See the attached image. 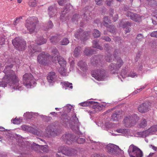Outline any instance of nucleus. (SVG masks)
Returning <instances> with one entry per match:
<instances>
[{
    "label": "nucleus",
    "mask_w": 157,
    "mask_h": 157,
    "mask_svg": "<svg viewBox=\"0 0 157 157\" xmlns=\"http://www.w3.org/2000/svg\"><path fill=\"white\" fill-rule=\"evenodd\" d=\"M13 67V65L12 64L6 65L3 71L5 75L3 78L2 82H0V86H2L3 84H8L10 89L21 90H22V87L18 83V78L14 72L10 69Z\"/></svg>",
    "instance_id": "obj_1"
},
{
    "label": "nucleus",
    "mask_w": 157,
    "mask_h": 157,
    "mask_svg": "<svg viewBox=\"0 0 157 157\" xmlns=\"http://www.w3.org/2000/svg\"><path fill=\"white\" fill-rule=\"evenodd\" d=\"M72 120L71 118V117L69 116L67 114H62L60 119L61 123L65 126L69 125L73 130H78L79 129V127L77 125H74L72 126L70 124V120L72 121L75 124H76L78 122V119L76 115H74L72 116Z\"/></svg>",
    "instance_id": "obj_2"
},
{
    "label": "nucleus",
    "mask_w": 157,
    "mask_h": 157,
    "mask_svg": "<svg viewBox=\"0 0 157 157\" xmlns=\"http://www.w3.org/2000/svg\"><path fill=\"white\" fill-rule=\"evenodd\" d=\"M12 44L16 49L19 51L24 50L26 47V42L20 37H17L12 40Z\"/></svg>",
    "instance_id": "obj_3"
},
{
    "label": "nucleus",
    "mask_w": 157,
    "mask_h": 157,
    "mask_svg": "<svg viewBox=\"0 0 157 157\" xmlns=\"http://www.w3.org/2000/svg\"><path fill=\"white\" fill-rule=\"evenodd\" d=\"M130 157H143L142 151L138 147L133 144L130 145L128 150Z\"/></svg>",
    "instance_id": "obj_4"
},
{
    "label": "nucleus",
    "mask_w": 157,
    "mask_h": 157,
    "mask_svg": "<svg viewBox=\"0 0 157 157\" xmlns=\"http://www.w3.org/2000/svg\"><path fill=\"white\" fill-rule=\"evenodd\" d=\"M38 21L37 18L35 17H33L29 20H26L25 26L30 33L34 31Z\"/></svg>",
    "instance_id": "obj_5"
},
{
    "label": "nucleus",
    "mask_w": 157,
    "mask_h": 157,
    "mask_svg": "<svg viewBox=\"0 0 157 157\" xmlns=\"http://www.w3.org/2000/svg\"><path fill=\"white\" fill-rule=\"evenodd\" d=\"M105 149L108 153L114 155L119 154L121 151L118 146L112 144H107L105 147Z\"/></svg>",
    "instance_id": "obj_6"
},
{
    "label": "nucleus",
    "mask_w": 157,
    "mask_h": 157,
    "mask_svg": "<svg viewBox=\"0 0 157 157\" xmlns=\"http://www.w3.org/2000/svg\"><path fill=\"white\" fill-rule=\"evenodd\" d=\"M105 71L102 68L95 70L92 73V76L98 81L104 80L105 77Z\"/></svg>",
    "instance_id": "obj_7"
},
{
    "label": "nucleus",
    "mask_w": 157,
    "mask_h": 157,
    "mask_svg": "<svg viewBox=\"0 0 157 157\" xmlns=\"http://www.w3.org/2000/svg\"><path fill=\"white\" fill-rule=\"evenodd\" d=\"M23 84L28 88H30L32 83L35 82L33 75L31 74L26 73L23 76Z\"/></svg>",
    "instance_id": "obj_8"
},
{
    "label": "nucleus",
    "mask_w": 157,
    "mask_h": 157,
    "mask_svg": "<svg viewBox=\"0 0 157 157\" xmlns=\"http://www.w3.org/2000/svg\"><path fill=\"white\" fill-rule=\"evenodd\" d=\"M137 116L136 115L133 116H127L123 121V122L125 124L126 127L133 125L136 122Z\"/></svg>",
    "instance_id": "obj_9"
},
{
    "label": "nucleus",
    "mask_w": 157,
    "mask_h": 157,
    "mask_svg": "<svg viewBox=\"0 0 157 157\" xmlns=\"http://www.w3.org/2000/svg\"><path fill=\"white\" fill-rule=\"evenodd\" d=\"M56 135V131L53 125L49 124L46 127L44 134L46 137H54Z\"/></svg>",
    "instance_id": "obj_10"
},
{
    "label": "nucleus",
    "mask_w": 157,
    "mask_h": 157,
    "mask_svg": "<svg viewBox=\"0 0 157 157\" xmlns=\"http://www.w3.org/2000/svg\"><path fill=\"white\" fill-rule=\"evenodd\" d=\"M48 56L49 54L48 53H45L44 52H42L38 56L37 60L40 64L45 65L48 63Z\"/></svg>",
    "instance_id": "obj_11"
},
{
    "label": "nucleus",
    "mask_w": 157,
    "mask_h": 157,
    "mask_svg": "<svg viewBox=\"0 0 157 157\" xmlns=\"http://www.w3.org/2000/svg\"><path fill=\"white\" fill-rule=\"evenodd\" d=\"M123 64V62L122 60L120 59L117 60L116 65L113 63H111L110 66L111 73L113 74L117 73L118 69L121 67Z\"/></svg>",
    "instance_id": "obj_12"
},
{
    "label": "nucleus",
    "mask_w": 157,
    "mask_h": 157,
    "mask_svg": "<svg viewBox=\"0 0 157 157\" xmlns=\"http://www.w3.org/2000/svg\"><path fill=\"white\" fill-rule=\"evenodd\" d=\"M58 153L56 154L57 156H60L59 154L62 153L63 154L68 156H71L72 155L73 153L71 149L66 147H61L59 148L58 149Z\"/></svg>",
    "instance_id": "obj_13"
},
{
    "label": "nucleus",
    "mask_w": 157,
    "mask_h": 157,
    "mask_svg": "<svg viewBox=\"0 0 157 157\" xmlns=\"http://www.w3.org/2000/svg\"><path fill=\"white\" fill-rule=\"evenodd\" d=\"M127 16L130 17L132 20L137 22H140L141 21L142 16L136 13H133L131 12H128Z\"/></svg>",
    "instance_id": "obj_14"
},
{
    "label": "nucleus",
    "mask_w": 157,
    "mask_h": 157,
    "mask_svg": "<svg viewBox=\"0 0 157 157\" xmlns=\"http://www.w3.org/2000/svg\"><path fill=\"white\" fill-rule=\"evenodd\" d=\"M90 32L88 31L83 32L82 29H80L79 31H77L75 34V37L78 39L80 38L82 39H85V37L87 36L89 34Z\"/></svg>",
    "instance_id": "obj_15"
},
{
    "label": "nucleus",
    "mask_w": 157,
    "mask_h": 157,
    "mask_svg": "<svg viewBox=\"0 0 157 157\" xmlns=\"http://www.w3.org/2000/svg\"><path fill=\"white\" fill-rule=\"evenodd\" d=\"M150 107L149 103L145 102L141 104L139 106L138 109L140 112L144 113L149 111Z\"/></svg>",
    "instance_id": "obj_16"
},
{
    "label": "nucleus",
    "mask_w": 157,
    "mask_h": 157,
    "mask_svg": "<svg viewBox=\"0 0 157 157\" xmlns=\"http://www.w3.org/2000/svg\"><path fill=\"white\" fill-rule=\"evenodd\" d=\"M75 136L71 134H64L62 137V139L68 144H71V141H74Z\"/></svg>",
    "instance_id": "obj_17"
},
{
    "label": "nucleus",
    "mask_w": 157,
    "mask_h": 157,
    "mask_svg": "<svg viewBox=\"0 0 157 157\" xmlns=\"http://www.w3.org/2000/svg\"><path fill=\"white\" fill-rule=\"evenodd\" d=\"M92 107L94 110L90 111V113H94L95 111L97 112L101 110L104 107V106L102 104L96 103L94 102V103L92 104Z\"/></svg>",
    "instance_id": "obj_18"
},
{
    "label": "nucleus",
    "mask_w": 157,
    "mask_h": 157,
    "mask_svg": "<svg viewBox=\"0 0 157 157\" xmlns=\"http://www.w3.org/2000/svg\"><path fill=\"white\" fill-rule=\"evenodd\" d=\"M21 128L24 130L31 132L35 135H39V132L38 131L36 130H34L33 128L31 127L24 125L21 126Z\"/></svg>",
    "instance_id": "obj_19"
},
{
    "label": "nucleus",
    "mask_w": 157,
    "mask_h": 157,
    "mask_svg": "<svg viewBox=\"0 0 157 157\" xmlns=\"http://www.w3.org/2000/svg\"><path fill=\"white\" fill-rule=\"evenodd\" d=\"M100 56H95L91 58L90 62L93 65H100Z\"/></svg>",
    "instance_id": "obj_20"
},
{
    "label": "nucleus",
    "mask_w": 157,
    "mask_h": 157,
    "mask_svg": "<svg viewBox=\"0 0 157 157\" xmlns=\"http://www.w3.org/2000/svg\"><path fill=\"white\" fill-rule=\"evenodd\" d=\"M56 76L55 73L54 72H50L47 76V79L49 83H52L55 82L56 79Z\"/></svg>",
    "instance_id": "obj_21"
},
{
    "label": "nucleus",
    "mask_w": 157,
    "mask_h": 157,
    "mask_svg": "<svg viewBox=\"0 0 157 157\" xmlns=\"http://www.w3.org/2000/svg\"><path fill=\"white\" fill-rule=\"evenodd\" d=\"M56 60H57L58 62L61 67H64L66 64V61L63 58L60 56H55L54 60L56 61Z\"/></svg>",
    "instance_id": "obj_22"
},
{
    "label": "nucleus",
    "mask_w": 157,
    "mask_h": 157,
    "mask_svg": "<svg viewBox=\"0 0 157 157\" xmlns=\"http://www.w3.org/2000/svg\"><path fill=\"white\" fill-rule=\"evenodd\" d=\"M121 117V112L119 111H116L111 116V120L116 121Z\"/></svg>",
    "instance_id": "obj_23"
},
{
    "label": "nucleus",
    "mask_w": 157,
    "mask_h": 157,
    "mask_svg": "<svg viewBox=\"0 0 157 157\" xmlns=\"http://www.w3.org/2000/svg\"><path fill=\"white\" fill-rule=\"evenodd\" d=\"M36 45L34 44H33V43L29 46L28 52L30 56H32L34 53L38 52L36 49Z\"/></svg>",
    "instance_id": "obj_24"
},
{
    "label": "nucleus",
    "mask_w": 157,
    "mask_h": 157,
    "mask_svg": "<svg viewBox=\"0 0 157 157\" xmlns=\"http://www.w3.org/2000/svg\"><path fill=\"white\" fill-rule=\"evenodd\" d=\"M56 9L55 6H50L48 7V14L50 17H52L55 13L56 12Z\"/></svg>",
    "instance_id": "obj_25"
},
{
    "label": "nucleus",
    "mask_w": 157,
    "mask_h": 157,
    "mask_svg": "<svg viewBox=\"0 0 157 157\" xmlns=\"http://www.w3.org/2000/svg\"><path fill=\"white\" fill-rule=\"evenodd\" d=\"M78 65L80 67L81 70L83 71L86 70L87 68L86 63L83 61H80L78 63Z\"/></svg>",
    "instance_id": "obj_26"
},
{
    "label": "nucleus",
    "mask_w": 157,
    "mask_h": 157,
    "mask_svg": "<svg viewBox=\"0 0 157 157\" xmlns=\"http://www.w3.org/2000/svg\"><path fill=\"white\" fill-rule=\"evenodd\" d=\"M146 130L148 135L153 134L157 131V126H153Z\"/></svg>",
    "instance_id": "obj_27"
},
{
    "label": "nucleus",
    "mask_w": 157,
    "mask_h": 157,
    "mask_svg": "<svg viewBox=\"0 0 157 157\" xmlns=\"http://www.w3.org/2000/svg\"><path fill=\"white\" fill-rule=\"evenodd\" d=\"M72 8L71 6L69 4H67L64 10H61V17H64V15L67 13L70 10V8Z\"/></svg>",
    "instance_id": "obj_28"
},
{
    "label": "nucleus",
    "mask_w": 157,
    "mask_h": 157,
    "mask_svg": "<svg viewBox=\"0 0 157 157\" xmlns=\"http://www.w3.org/2000/svg\"><path fill=\"white\" fill-rule=\"evenodd\" d=\"M36 41L37 44L40 45L45 43L46 42V40L44 39L42 36H40L37 38Z\"/></svg>",
    "instance_id": "obj_29"
},
{
    "label": "nucleus",
    "mask_w": 157,
    "mask_h": 157,
    "mask_svg": "<svg viewBox=\"0 0 157 157\" xmlns=\"http://www.w3.org/2000/svg\"><path fill=\"white\" fill-rule=\"evenodd\" d=\"M120 26L122 27L123 28H128L131 26V23L129 21L124 22L122 20L119 23Z\"/></svg>",
    "instance_id": "obj_30"
},
{
    "label": "nucleus",
    "mask_w": 157,
    "mask_h": 157,
    "mask_svg": "<svg viewBox=\"0 0 157 157\" xmlns=\"http://www.w3.org/2000/svg\"><path fill=\"white\" fill-rule=\"evenodd\" d=\"M94 103L93 101H86L80 103L79 105L81 106H92V104Z\"/></svg>",
    "instance_id": "obj_31"
},
{
    "label": "nucleus",
    "mask_w": 157,
    "mask_h": 157,
    "mask_svg": "<svg viewBox=\"0 0 157 157\" xmlns=\"http://www.w3.org/2000/svg\"><path fill=\"white\" fill-rule=\"evenodd\" d=\"M81 50V48L80 47H76L74 51V56L76 57H78L79 55Z\"/></svg>",
    "instance_id": "obj_32"
},
{
    "label": "nucleus",
    "mask_w": 157,
    "mask_h": 157,
    "mask_svg": "<svg viewBox=\"0 0 157 157\" xmlns=\"http://www.w3.org/2000/svg\"><path fill=\"white\" fill-rule=\"evenodd\" d=\"M137 136L141 137H145L148 136L147 130L143 132H138L137 133Z\"/></svg>",
    "instance_id": "obj_33"
},
{
    "label": "nucleus",
    "mask_w": 157,
    "mask_h": 157,
    "mask_svg": "<svg viewBox=\"0 0 157 157\" xmlns=\"http://www.w3.org/2000/svg\"><path fill=\"white\" fill-rule=\"evenodd\" d=\"M61 83L63 87L65 88V89H66V88L69 87L71 89H72L73 88L72 84L68 82H61Z\"/></svg>",
    "instance_id": "obj_34"
},
{
    "label": "nucleus",
    "mask_w": 157,
    "mask_h": 157,
    "mask_svg": "<svg viewBox=\"0 0 157 157\" xmlns=\"http://www.w3.org/2000/svg\"><path fill=\"white\" fill-rule=\"evenodd\" d=\"M84 53L87 56H89L93 53V51L90 48H85Z\"/></svg>",
    "instance_id": "obj_35"
},
{
    "label": "nucleus",
    "mask_w": 157,
    "mask_h": 157,
    "mask_svg": "<svg viewBox=\"0 0 157 157\" xmlns=\"http://www.w3.org/2000/svg\"><path fill=\"white\" fill-rule=\"evenodd\" d=\"M92 43L93 47L96 48L101 50L102 49V48L99 44L97 40H93Z\"/></svg>",
    "instance_id": "obj_36"
},
{
    "label": "nucleus",
    "mask_w": 157,
    "mask_h": 157,
    "mask_svg": "<svg viewBox=\"0 0 157 157\" xmlns=\"http://www.w3.org/2000/svg\"><path fill=\"white\" fill-rule=\"evenodd\" d=\"M40 147L41 145L35 143H33L32 145V149L36 151H40Z\"/></svg>",
    "instance_id": "obj_37"
},
{
    "label": "nucleus",
    "mask_w": 157,
    "mask_h": 157,
    "mask_svg": "<svg viewBox=\"0 0 157 157\" xmlns=\"http://www.w3.org/2000/svg\"><path fill=\"white\" fill-rule=\"evenodd\" d=\"M60 74L63 76H66V70L64 67H61L59 70Z\"/></svg>",
    "instance_id": "obj_38"
},
{
    "label": "nucleus",
    "mask_w": 157,
    "mask_h": 157,
    "mask_svg": "<svg viewBox=\"0 0 157 157\" xmlns=\"http://www.w3.org/2000/svg\"><path fill=\"white\" fill-rule=\"evenodd\" d=\"M101 33L98 30L94 29L93 33V35L95 38L98 37L100 36Z\"/></svg>",
    "instance_id": "obj_39"
},
{
    "label": "nucleus",
    "mask_w": 157,
    "mask_h": 157,
    "mask_svg": "<svg viewBox=\"0 0 157 157\" xmlns=\"http://www.w3.org/2000/svg\"><path fill=\"white\" fill-rule=\"evenodd\" d=\"M37 0H29L28 4L30 7H35L36 6Z\"/></svg>",
    "instance_id": "obj_40"
},
{
    "label": "nucleus",
    "mask_w": 157,
    "mask_h": 157,
    "mask_svg": "<svg viewBox=\"0 0 157 157\" xmlns=\"http://www.w3.org/2000/svg\"><path fill=\"white\" fill-rule=\"evenodd\" d=\"M87 13H88L87 11H86L85 13L82 16V18H83L84 20H85L86 21H89L91 18L90 17H88Z\"/></svg>",
    "instance_id": "obj_41"
},
{
    "label": "nucleus",
    "mask_w": 157,
    "mask_h": 157,
    "mask_svg": "<svg viewBox=\"0 0 157 157\" xmlns=\"http://www.w3.org/2000/svg\"><path fill=\"white\" fill-rule=\"evenodd\" d=\"M40 151H42L44 152H47L48 151V146L47 145H41Z\"/></svg>",
    "instance_id": "obj_42"
},
{
    "label": "nucleus",
    "mask_w": 157,
    "mask_h": 157,
    "mask_svg": "<svg viewBox=\"0 0 157 157\" xmlns=\"http://www.w3.org/2000/svg\"><path fill=\"white\" fill-rule=\"evenodd\" d=\"M104 25L106 27H107V26L109 25L108 24L110 23V20L108 19L107 17H104Z\"/></svg>",
    "instance_id": "obj_43"
},
{
    "label": "nucleus",
    "mask_w": 157,
    "mask_h": 157,
    "mask_svg": "<svg viewBox=\"0 0 157 157\" xmlns=\"http://www.w3.org/2000/svg\"><path fill=\"white\" fill-rule=\"evenodd\" d=\"M144 39V36L141 34H138L136 38V41H141L143 40Z\"/></svg>",
    "instance_id": "obj_44"
},
{
    "label": "nucleus",
    "mask_w": 157,
    "mask_h": 157,
    "mask_svg": "<svg viewBox=\"0 0 157 157\" xmlns=\"http://www.w3.org/2000/svg\"><path fill=\"white\" fill-rule=\"evenodd\" d=\"M69 43V41L67 38H65L61 41V44L62 45H67Z\"/></svg>",
    "instance_id": "obj_45"
},
{
    "label": "nucleus",
    "mask_w": 157,
    "mask_h": 157,
    "mask_svg": "<svg viewBox=\"0 0 157 157\" xmlns=\"http://www.w3.org/2000/svg\"><path fill=\"white\" fill-rule=\"evenodd\" d=\"M147 124V121L145 119H143L140 123V126L141 128H144Z\"/></svg>",
    "instance_id": "obj_46"
},
{
    "label": "nucleus",
    "mask_w": 157,
    "mask_h": 157,
    "mask_svg": "<svg viewBox=\"0 0 157 157\" xmlns=\"http://www.w3.org/2000/svg\"><path fill=\"white\" fill-rule=\"evenodd\" d=\"M107 28L108 30L110 33H113L115 31H114V27L113 25H110L109 26V25L107 27Z\"/></svg>",
    "instance_id": "obj_47"
},
{
    "label": "nucleus",
    "mask_w": 157,
    "mask_h": 157,
    "mask_svg": "<svg viewBox=\"0 0 157 157\" xmlns=\"http://www.w3.org/2000/svg\"><path fill=\"white\" fill-rule=\"evenodd\" d=\"M104 46L105 49L109 52L110 51L113 50V48L108 44H105Z\"/></svg>",
    "instance_id": "obj_48"
},
{
    "label": "nucleus",
    "mask_w": 157,
    "mask_h": 157,
    "mask_svg": "<svg viewBox=\"0 0 157 157\" xmlns=\"http://www.w3.org/2000/svg\"><path fill=\"white\" fill-rule=\"evenodd\" d=\"M11 121L13 124H20L21 122V120L19 119L16 118L14 119L13 120H12Z\"/></svg>",
    "instance_id": "obj_49"
},
{
    "label": "nucleus",
    "mask_w": 157,
    "mask_h": 157,
    "mask_svg": "<svg viewBox=\"0 0 157 157\" xmlns=\"http://www.w3.org/2000/svg\"><path fill=\"white\" fill-rule=\"evenodd\" d=\"M50 40L51 42L53 43L57 42L58 40L57 36H52L50 38Z\"/></svg>",
    "instance_id": "obj_50"
},
{
    "label": "nucleus",
    "mask_w": 157,
    "mask_h": 157,
    "mask_svg": "<svg viewBox=\"0 0 157 157\" xmlns=\"http://www.w3.org/2000/svg\"><path fill=\"white\" fill-rule=\"evenodd\" d=\"M77 142L79 144H81L84 143L85 141V139L81 138H78L76 140Z\"/></svg>",
    "instance_id": "obj_51"
},
{
    "label": "nucleus",
    "mask_w": 157,
    "mask_h": 157,
    "mask_svg": "<svg viewBox=\"0 0 157 157\" xmlns=\"http://www.w3.org/2000/svg\"><path fill=\"white\" fill-rule=\"evenodd\" d=\"M22 19V17H21L16 18L13 22V25H17L20 22L21 19Z\"/></svg>",
    "instance_id": "obj_52"
},
{
    "label": "nucleus",
    "mask_w": 157,
    "mask_h": 157,
    "mask_svg": "<svg viewBox=\"0 0 157 157\" xmlns=\"http://www.w3.org/2000/svg\"><path fill=\"white\" fill-rule=\"evenodd\" d=\"M69 0H57L60 6H63L64 3L67 2Z\"/></svg>",
    "instance_id": "obj_53"
},
{
    "label": "nucleus",
    "mask_w": 157,
    "mask_h": 157,
    "mask_svg": "<svg viewBox=\"0 0 157 157\" xmlns=\"http://www.w3.org/2000/svg\"><path fill=\"white\" fill-rule=\"evenodd\" d=\"M80 16L79 15L75 14L74 15L72 18V20L73 21H75L78 20L79 19Z\"/></svg>",
    "instance_id": "obj_54"
},
{
    "label": "nucleus",
    "mask_w": 157,
    "mask_h": 157,
    "mask_svg": "<svg viewBox=\"0 0 157 157\" xmlns=\"http://www.w3.org/2000/svg\"><path fill=\"white\" fill-rule=\"evenodd\" d=\"M105 59L106 61L110 62L112 61V58H111V55L109 54V55L105 57Z\"/></svg>",
    "instance_id": "obj_55"
},
{
    "label": "nucleus",
    "mask_w": 157,
    "mask_h": 157,
    "mask_svg": "<svg viewBox=\"0 0 157 157\" xmlns=\"http://www.w3.org/2000/svg\"><path fill=\"white\" fill-rule=\"evenodd\" d=\"M52 53L55 55H57V56H58V54L59 53L57 49H56V48H54L52 50Z\"/></svg>",
    "instance_id": "obj_56"
},
{
    "label": "nucleus",
    "mask_w": 157,
    "mask_h": 157,
    "mask_svg": "<svg viewBox=\"0 0 157 157\" xmlns=\"http://www.w3.org/2000/svg\"><path fill=\"white\" fill-rule=\"evenodd\" d=\"M101 39L108 42L110 41L111 40V39L108 36H102Z\"/></svg>",
    "instance_id": "obj_57"
},
{
    "label": "nucleus",
    "mask_w": 157,
    "mask_h": 157,
    "mask_svg": "<svg viewBox=\"0 0 157 157\" xmlns=\"http://www.w3.org/2000/svg\"><path fill=\"white\" fill-rule=\"evenodd\" d=\"M150 36L152 37L157 38V31H154L151 33Z\"/></svg>",
    "instance_id": "obj_58"
},
{
    "label": "nucleus",
    "mask_w": 157,
    "mask_h": 157,
    "mask_svg": "<svg viewBox=\"0 0 157 157\" xmlns=\"http://www.w3.org/2000/svg\"><path fill=\"white\" fill-rule=\"evenodd\" d=\"M120 51L118 49H115L114 52V56L115 58L117 57V56L119 53Z\"/></svg>",
    "instance_id": "obj_59"
},
{
    "label": "nucleus",
    "mask_w": 157,
    "mask_h": 157,
    "mask_svg": "<svg viewBox=\"0 0 157 157\" xmlns=\"http://www.w3.org/2000/svg\"><path fill=\"white\" fill-rule=\"evenodd\" d=\"M44 118L45 121L48 122L50 121L52 119V118L50 116H44Z\"/></svg>",
    "instance_id": "obj_60"
},
{
    "label": "nucleus",
    "mask_w": 157,
    "mask_h": 157,
    "mask_svg": "<svg viewBox=\"0 0 157 157\" xmlns=\"http://www.w3.org/2000/svg\"><path fill=\"white\" fill-rule=\"evenodd\" d=\"M5 39L3 37H2L0 39V45H2L5 44Z\"/></svg>",
    "instance_id": "obj_61"
},
{
    "label": "nucleus",
    "mask_w": 157,
    "mask_h": 157,
    "mask_svg": "<svg viewBox=\"0 0 157 157\" xmlns=\"http://www.w3.org/2000/svg\"><path fill=\"white\" fill-rule=\"evenodd\" d=\"M128 76L132 78H134L135 77V76L137 77V75L135 73L132 72L130 73V74L128 75Z\"/></svg>",
    "instance_id": "obj_62"
},
{
    "label": "nucleus",
    "mask_w": 157,
    "mask_h": 157,
    "mask_svg": "<svg viewBox=\"0 0 157 157\" xmlns=\"http://www.w3.org/2000/svg\"><path fill=\"white\" fill-rule=\"evenodd\" d=\"M53 26V24L51 21H49L47 26V28L49 29L51 28Z\"/></svg>",
    "instance_id": "obj_63"
},
{
    "label": "nucleus",
    "mask_w": 157,
    "mask_h": 157,
    "mask_svg": "<svg viewBox=\"0 0 157 157\" xmlns=\"http://www.w3.org/2000/svg\"><path fill=\"white\" fill-rule=\"evenodd\" d=\"M117 132L120 133H123L125 131V130L124 129H119L116 130Z\"/></svg>",
    "instance_id": "obj_64"
}]
</instances>
